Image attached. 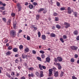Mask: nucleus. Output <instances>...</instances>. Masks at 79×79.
<instances>
[{
  "mask_svg": "<svg viewBox=\"0 0 79 79\" xmlns=\"http://www.w3.org/2000/svg\"><path fill=\"white\" fill-rule=\"evenodd\" d=\"M21 79H26V78H25V77H21Z\"/></svg>",
  "mask_w": 79,
  "mask_h": 79,
  "instance_id": "774afa93",
  "label": "nucleus"
},
{
  "mask_svg": "<svg viewBox=\"0 0 79 79\" xmlns=\"http://www.w3.org/2000/svg\"><path fill=\"white\" fill-rule=\"evenodd\" d=\"M73 13L74 14V16L75 17L77 16V13L76 12H73Z\"/></svg>",
  "mask_w": 79,
  "mask_h": 79,
  "instance_id": "2f4dec72",
  "label": "nucleus"
},
{
  "mask_svg": "<svg viewBox=\"0 0 79 79\" xmlns=\"http://www.w3.org/2000/svg\"><path fill=\"white\" fill-rule=\"evenodd\" d=\"M60 10L61 11H64V10H65V7H61L60 8Z\"/></svg>",
  "mask_w": 79,
  "mask_h": 79,
  "instance_id": "473e14b6",
  "label": "nucleus"
},
{
  "mask_svg": "<svg viewBox=\"0 0 79 79\" xmlns=\"http://www.w3.org/2000/svg\"><path fill=\"white\" fill-rule=\"evenodd\" d=\"M54 76L55 77H57L58 76V71H56L54 73Z\"/></svg>",
  "mask_w": 79,
  "mask_h": 79,
  "instance_id": "423d86ee",
  "label": "nucleus"
},
{
  "mask_svg": "<svg viewBox=\"0 0 79 79\" xmlns=\"http://www.w3.org/2000/svg\"><path fill=\"white\" fill-rule=\"evenodd\" d=\"M34 77V73H31V74H28V77Z\"/></svg>",
  "mask_w": 79,
  "mask_h": 79,
  "instance_id": "a211bd4d",
  "label": "nucleus"
},
{
  "mask_svg": "<svg viewBox=\"0 0 79 79\" xmlns=\"http://www.w3.org/2000/svg\"><path fill=\"white\" fill-rule=\"evenodd\" d=\"M56 5L57 6H60V2H56Z\"/></svg>",
  "mask_w": 79,
  "mask_h": 79,
  "instance_id": "c9c22d12",
  "label": "nucleus"
},
{
  "mask_svg": "<svg viewBox=\"0 0 79 79\" xmlns=\"http://www.w3.org/2000/svg\"><path fill=\"white\" fill-rule=\"evenodd\" d=\"M32 27L34 29L33 31H37V27H34V26H32Z\"/></svg>",
  "mask_w": 79,
  "mask_h": 79,
  "instance_id": "79ce46f5",
  "label": "nucleus"
},
{
  "mask_svg": "<svg viewBox=\"0 0 79 79\" xmlns=\"http://www.w3.org/2000/svg\"><path fill=\"white\" fill-rule=\"evenodd\" d=\"M60 40L61 42H62V43H64V40H63V38H60Z\"/></svg>",
  "mask_w": 79,
  "mask_h": 79,
  "instance_id": "72a5a7b5",
  "label": "nucleus"
},
{
  "mask_svg": "<svg viewBox=\"0 0 79 79\" xmlns=\"http://www.w3.org/2000/svg\"><path fill=\"white\" fill-rule=\"evenodd\" d=\"M11 54V52L8 51L6 53V55H10Z\"/></svg>",
  "mask_w": 79,
  "mask_h": 79,
  "instance_id": "ddd939ff",
  "label": "nucleus"
},
{
  "mask_svg": "<svg viewBox=\"0 0 79 79\" xmlns=\"http://www.w3.org/2000/svg\"><path fill=\"white\" fill-rule=\"evenodd\" d=\"M19 48L20 49H22V48H23V46L22 45H20L19 46Z\"/></svg>",
  "mask_w": 79,
  "mask_h": 79,
  "instance_id": "37998d69",
  "label": "nucleus"
},
{
  "mask_svg": "<svg viewBox=\"0 0 79 79\" xmlns=\"http://www.w3.org/2000/svg\"><path fill=\"white\" fill-rule=\"evenodd\" d=\"M27 40H30L31 39V38H30V37H29V36H28V35H27Z\"/></svg>",
  "mask_w": 79,
  "mask_h": 79,
  "instance_id": "a19ab883",
  "label": "nucleus"
},
{
  "mask_svg": "<svg viewBox=\"0 0 79 79\" xmlns=\"http://www.w3.org/2000/svg\"><path fill=\"white\" fill-rule=\"evenodd\" d=\"M29 3L27 2H25V5L26 6H27V5H28Z\"/></svg>",
  "mask_w": 79,
  "mask_h": 79,
  "instance_id": "bf43d9fd",
  "label": "nucleus"
},
{
  "mask_svg": "<svg viewBox=\"0 0 79 79\" xmlns=\"http://www.w3.org/2000/svg\"><path fill=\"white\" fill-rule=\"evenodd\" d=\"M42 38L43 40H45L46 39V36L45 35H42Z\"/></svg>",
  "mask_w": 79,
  "mask_h": 79,
  "instance_id": "9d476101",
  "label": "nucleus"
},
{
  "mask_svg": "<svg viewBox=\"0 0 79 79\" xmlns=\"http://www.w3.org/2000/svg\"><path fill=\"white\" fill-rule=\"evenodd\" d=\"M25 56V58H26L27 59V58H27V57H29V58H30V56L26 55Z\"/></svg>",
  "mask_w": 79,
  "mask_h": 79,
  "instance_id": "de8ad7c7",
  "label": "nucleus"
},
{
  "mask_svg": "<svg viewBox=\"0 0 79 79\" xmlns=\"http://www.w3.org/2000/svg\"><path fill=\"white\" fill-rule=\"evenodd\" d=\"M50 58L49 57H47L46 58V61L48 63H50Z\"/></svg>",
  "mask_w": 79,
  "mask_h": 79,
  "instance_id": "9b49d317",
  "label": "nucleus"
},
{
  "mask_svg": "<svg viewBox=\"0 0 79 79\" xmlns=\"http://www.w3.org/2000/svg\"><path fill=\"white\" fill-rule=\"evenodd\" d=\"M40 17V15H36V20H39V19Z\"/></svg>",
  "mask_w": 79,
  "mask_h": 79,
  "instance_id": "aec40b11",
  "label": "nucleus"
},
{
  "mask_svg": "<svg viewBox=\"0 0 79 79\" xmlns=\"http://www.w3.org/2000/svg\"><path fill=\"white\" fill-rule=\"evenodd\" d=\"M71 48L72 49V50H77V48H78L74 46H71Z\"/></svg>",
  "mask_w": 79,
  "mask_h": 79,
  "instance_id": "7ed1b4c3",
  "label": "nucleus"
},
{
  "mask_svg": "<svg viewBox=\"0 0 79 79\" xmlns=\"http://www.w3.org/2000/svg\"><path fill=\"white\" fill-rule=\"evenodd\" d=\"M54 60L55 61L57 62V61H58V59H57H57L56 58H55L54 59Z\"/></svg>",
  "mask_w": 79,
  "mask_h": 79,
  "instance_id": "4d7b16f0",
  "label": "nucleus"
},
{
  "mask_svg": "<svg viewBox=\"0 0 79 79\" xmlns=\"http://www.w3.org/2000/svg\"><path fill=\"white\" fill-rule=\"evenodd\" d=\"M15 32V30L10 31V34L12 37H15L16 36V33Z\"/></svg>",
  "mask_w": 79,
  "mask_h": 79,
  "instance_id": "f257e3e1",
  "label": "nucleus"
},
{
  "mask_svg": "<svg viewBox=\"0 0 79 79\" xmlns=\"http://www.w3.org/2000/svg\"><path fill=\"white\" fill-rule=\"evenodd\" d=\"M18 50V48H14L13 49V51L14 52H17Z\"/></svg>",
  "mask_w": 79,
  "mask_h": 79,
  "instance_id": "1a4fd4ad",
  "label": "nucleus"
},
{
  "mask_svg": "<svg viewBox=\"0 0 79 79\" xmlns=\"http://www.w3.org/2000/svg\"><path fill=\"white\" fill-rule=\"evenodd\" d=\"M28 70H30L31 71H33L34 70V68L33 67H30L28 68Z\"/></svg>",
  "mask_w": 79,
  "mask_h": 79,
  "instance_id": "cd10ccee",
  "label": "nucleus"
},
{
  "mask_svg": "<svg viewBox=\"0 0 79 79\" xmlns=\"http://www.w3.org/2000/svg\"><path fill=\"white\" fill-rule=\"evenodd\" d=\"M33 5L35 6H36V5H37L38 4L37 3V2H34L33 3Z\"/></svg>",
  "mask_w": 79,
  "mask_h": 79,
  "instance_id": "58836bf2",
  "label": "nucleus"
},
{
  "mask_svg": "<svg viewBox=\"0 0 79 79\" xmlns=\"http://www.w3.org/2000/svg\"><path fill=\"white\" fill-rule=\"evenodd\" d=\"M11 74L12 76H14L15 74V72H12L11 73Z\"/></svg>",
  "mask_w": 79,
  "mask_h": 79,
  "instance_id": "49530a36",
  "label": "nucleus"
},
{
  "mask_svg": "<svg viewBox=\"0 0 79 79\" xmlns=\"http://www.w3.org/2000/svg\"><path fill=\"white\" fill-rule=\"evenodd\" d=\"M76 39L77 40H79V36H78L77 37Z\"/></svg>",
  "mask_w": 79,
  "mask_h": 79,
  "instance_id": "69168bd1",
  "label": "nucleus"
},
{
  "mask_svg": "<svg viewBox=\"0 0 79 79\" xmlns=\"http://www.w3.org/2000/svg\"><path fill=\"white\" fill-rule=\"evenodd\" d=\"M35 74L37 76H39V75H40V74H39V73L38 72H37Z\"/></svg>",
  "mask_w": 79,
  "mask_h": 79,
  "instance_id": "09e8293b",
  "label": "nucleus"
},
{
  "mask_svg": "<svg viewBox=\"0 0 79 79\" xmlns=\"http://www.w3.org/2000/svg\"><path fill=\"white\" fill-rule=\"evenodd\" d=\"M57 59L58 61H59V62H61L63 60V59L61 57L58 56L57 57Z\"/></svg>",
  "mask_w": 79,
  "mask_h": 79,
  "instance_id": "39448f33",
  "label": "nucleus"
},
{
  "mask_svg": "<svg viewBox=\"0 0 79 79\" xmlns=\"http://www.w3.org/2000/svg\"><path fill=\"white\" fill-rule=\"evenodd\" d=\"M56 28H57L59 29H61V27L58 24L56 25Z\"/></svg>",
  "mask_w": 79,
  "mask_h": 79,
  "instance_id": "6ab92c4d",
  "label": "nucleus"
},
{
  "mask_svg": "<svg viewBox=\"0 0 79 79\" xmlns=\"http://www.w3.org/2000/svg\"><path fill=\"white\" fill-rule=\"evenodd\" d=\"M78 34V31H77V30L73 32V34H74V35H77Z\"/></svg>",
  "mask_w": 79,
  "mask_h": 79,
  "instance_id": "f3484780",
  "label": "nucleus"
},
{
  "mask_svg": "<svg viewBox=\"0 0 79 79\" xmlns=\"http://www.w3.org/2000/svg\"><path fill=\"white\" fill-rule=\"evenodd\" d=\"M11 15L12 16H13V17H14V16H15V14L14 13H12L11 14Z\"/></svg>",
  "mask_w": 79,
  "mask_h": 79,
  "instance_id": "5fc2aeb1",
  "label": "nucleus"
},
{
  "mask_svg": "<svg viewBox=\"0 0 79 79\" xmlns=\"http://www.w3.org/2000/svg\"><path fill=\"white\" fill-rule=\"evenodd\" d=\"M29 51V49L27 48L24 49L25 53H27V52H28Z\"/></svg>",
  "mask_w": 79,
  "mask_h": 79,
  "instance_id": "2eb2a0df",
  "label": "nucleus"
},
{
  "mask_svg": "<svg viewBox=\"0 0 79 79\" xmlns=\"http://www.w3.org/2000/svg\"><path fill=\"white\" fill-rule=\"evenodd\" d=\"M37 59L40 61H42V59H41V58H40V57L38 56L37 57Z\"/></svg>",
  "mask_w": 79,
  "mask_h": 79,
  "instance_id": "a878e982",
  "label": "nucleus"
},
{
  "mask_svg": "<svg viewBox=\"0 0 79 79\" xmlns=\"http://www.w3.org/2000/svg\"><path fill=\"white\" fill-rule=\"evenodd\" d=\"M63 74H64V72H63L61 71V73L60 74V76L61 77L62 76H63Z\"/></svg>",
  "mask_w": 79,
  "mask_h": 79,
  "instance_id": "5701e85b",
  "label": "nucleus"
},
{
  "mask_svg": "<svg viewBox=\"0 0 79 79\" xmlns=\"http://www.w3.org/2000/svg\"><path fill=\"white\" fill-rule=\"evenodd\" d=\"M22 58H23V59H24L25 58V54H24V53L23 54H22Z\"/></svg>",
  "mask_w": 79,
  "mask_h": 79,
  "instance_id": "7c9ffc66",
  "label": "nucleus"
},
{
  "mask_svg": "<svg viewBox=\"0 0 79 79\" xmlns=\"http://www.w3.org/2000/svg\"><path fill=\"white\" fill-rule=\"evenodd\" d=\"M16 23H13V26L14 28L15 29H16Z\"/></svg>",
  "mask_w": 79,
  "mask_h": 79,
  "instance_id": "dca6fc26",
  "label": "nucleus"
},
{
  "mask_svg": "<svg viewBox=\"0 0 79 79\" xmlns=\"http://www.w3.org/2000/svg\"><path fill=\"white\" fill-rule=\"evenodd\" d=\"M52 29H53V30H54L55 29V27L53 26H52Z\"/></svg>",
  "mask_w": 79,
  "mask_h": 79,
  "instance_id": "603ef678",
  "label": "nucleus"
},
{
  "mask_svg": "<svg viewBox=\"0 0 79 79\" xmlns=\"http://www.w3.org/2000/svg\"><path fill=\"white\" fill-rule=\"evenodd\" d=\"M41 57L42 58H45V54H43L41 55Z\"/></svg>",
  "mask_w": 79,
  "mask_h": 79,
  "instance_id": "f704fd0d",
  "label": "nucleus"
},
{
  "mask_svg": "<svg viewBox=\"0 0 79 79\" xmlns=\"http://www.w3.org/2000/svg\"><path fill=\"white\" fill-rule=\"evenodd\" d=\"M78 57V55L77 54H75V58H77Z\"/></svg>",
  "mask_w": 79,
  "mask_h": 79,
  "instance_id": "0e129e2a",
  "label": "nucleus"
},
{
  "mask_svg": "<svg viewBox=\"0 0 79 79\" xmlns=\"http://www.w3.org/2000/svg\"><path fill=\"white\" fill-rule=\"evenodd\" d=\"M71 61L72 63H74V59L73 58H71Z\"/></svg>",
  "mask_w": 79,
  "mask_h": 79,
  "instance_id": "e433bc0d",
  "label": "nucleus"
},
{
  "mask_svg": "<svg viewBox=\"0 0 79 79\" xmlns=\"http://www.w3.org/2000/svg\"><path fill=\"white\" fill-rule=\"evenodd\" d=\"M33 7H34V6L32 4H30L29 6V8L30 9H32V8H33Z\"/></svg>",
  "mask_w": 79,
  "mask_h": 79,
  "instance_id": "412c9836",
  "label": "nucleus"
},
{
  "mask_svg": "<svg viewBox=\"0 0 79 79\" xmlns=\"http://www.w3.org/2000/svg\"><path fill=\"white\" fill-rule=\"evenodd\" d=\"M11 19H9L8 21V23L9 24H10L11 23Z\"/></svg>",
  "mask_w": 79,
  "mask_h": 79,
  "instance_id": "3c124183",
  "label": "nucleus"
},
{
  "mask_svg": "<svg viewBox=\"0 0 79 79\" xmlns=\"http://www.w3.org/2000/svg\"><path fill=\"white\" fill-rule=\"evenodd\" d=\"M32 53H33V54H35L36 53V52L34 50L32 51Z\"/></svg>",
  "mask_w": 79,
  "mask_h": 79,
  "instance_id": "e2e57ef3",
  "label": "nucleus"
},
{
  "mask_svg": "<svg viewBox=\"0 0 79 79\" xmlns=\"http://www.w3.org/2000/svg\"><path fill=\"white\" fill-rule=\"evenodd\" d=\"M39 68L41 70H43L42 69V66L40 64H39Z\"/></svg>",
  "mask_w": 79,
  "mask_h": 79,
  "instance_id": "4be33fe9",
  "label": "nucleus"
},
{
  "mask_svg": "<svg viewBox=\"0 0 79 79\" xmlns=\"http://www.w3.org/2000/svg\"><path fill=\"white\" fill-rule=\"evenodd\" d=\"M38 37H40V36H41V34L40 33V31H39L38 32Z\"/></svg>",
  "mask_w": 79,
  "mask_h": 79,
  "instance_id": "c85d7f7f",
  "label": "nucleus"
},
{
  "mask_svg": "<svg viewBox=\"0 0 79 79\" xmlns=\"http://www.w3.org/2000/svg\"><path fill=\"white\" fill-rule=\"evenodd\" d=\"M72 79H77V77H76L75 76H73L72 77Z\"/></svg>",
  "mask_w": 79,
  "mask_h": 79,
  "instance_id": "a18cd8bd",
  "label": "nucleus"
},
{
  "mask_svg": "<svg viewBox=\"0 0 79 79\" xmlns=\"http://www.w3.org/2000/svg\"><path fill=\"white\" fill-rule=\"evenodd\" d=\"M40 53H42V54H44V53H45V52H44V51L42 50H40Z\"/></svg>",
  "mask_w": 79,
  "mask_h": 79,
  "instance_id": "c03bdc74",
  "label": "nucleus"
},
{
  "mask_svg": "<svg viewBox=\"0 0 79 79\" xmlns=\"http://www.w3.org/2000/svg\"><path fill=\"white\" fill-rule=\"evenodd\" d=\"M50 36L51 37H56V35L54 33H52L51 34Z\"/></svg>",
  "mask_w": 79,
  "mask_h": 79,
  "instance_id": "f8f14e48",
  "label": "nucleus"
},
{
  "mask_svg": "<svg viewBox=\"0 0 79 79\" xmlns=\"http://www.w3.org/2000/svg\"><path fill=\"white\" fill-rule=\"evenodd\" d=\"M15 62L16 63H18L19 62V60L18 59H16L15 60Z\"/></svg>",
  "mask_w": 79,
  "mask_h": 79,
  "instance_id": "8fccbe9b",
  "label": "nucleus"
},
{
  "mask_svg": "<svg viewBox=\"0 0 79 79\" xmlns=\"http://www.w3.org/2000/svg\"><path fill=\"white\" fill-rule=\"evenodd\" d=\"M42 68L44 69H46V67H45V66H44V65L42 66Z\"/></svg>",
  "mask_w": 79,
  "mask_h": 79,
  "instance_id": "13d9d810",
  "label": "nucleus"
},
{
  "mask_svg": "<svg viewBox=\"0 0 79 79\" xmlns=\"http://www.w3.org/2000/svg\"><path fill=\"white\" fill-rule=\"evenodd\" d=\"M55 21H59V18L58 17H55Z\"/></svg>",
  "mask_w": 79,
  "mask_h": 79,
  "instance_id": "bb28decb",
  "label": "nucleus"
},
{
  "mask_svg": "<svg viewBox=\"0 0 79 79\" xmlns=\"http://www.w3.org/2000/svg\"><path fill=\"white\" fill-rule=\"evenodd\" d=\"M64 25L66 26H65V28H66V29H67V28H68L69 27H70V24L67 22H65L64 23Z\"/></svg>",
  "mask_w": 79,
  "mask_h": 79,
  "instance_id": "20e7f679",
  "label": "nucleus"
},
{
  "mask_svg": "<svg viewBox=\"0 0 79 79\" xmlns=\"http://www.w3.org/2000/svg\"><path fill=\"white\" fill-rule=\"evenodd\" d=\"M47 79H53V77H49Z\"/></svg>",
  "mask_w": 79,
  "mask_h": 79,
  "instance_id": "6e6d98bb",
  "label": "nucleus"
},
{
  "mask_svg": "<svg viewBox=\"0 0 79 79\" xmlns=\"http://www.w3.org/2000/svg\"><path fill=\"white\" fill-rule=\"evenodd\" d=\"M18 11H20L21 10V8L20 7H18Z\"/></svg>",
  "mask_w": 79,
  "mask_h": 79,
  "instance_id": "680f3d73",
  "label": "nucleus"
},
{
  "mask_svg": "<svg viewBox=\"0 0 79 79\" xmlns=\"http://www.w3.org/2000/svg\"><path fill=\"white\" fill-rule=\"evenodd\" d=\"M5 12H6V11H3L2 12V15H5Z\"/></svg>",
  "mask_w": 79,
  "mask_h": 79,
  "instance_id": "338daca9",
  "label": "nucleus"
},
{
  "mask_svg": "<svg viewBox=\"0 0 79 79\" xmlns=\"http://www.w3.org/2000/svg\"><path fill=\"white\" fill-rule=\"evenodd\" d=\"M58 64H59V63H57V62H55L54 63V64H55V65H56H56H57V66H58Z\"/></svg>",
  "mask_w": 79,
  "mask_h": 79,
  "instance_id": "ea45409f",
  "label": "nucleus"
},
{
  "mask_svg": "<svg viewBox=\"0 0 79 79\" xmlns=\"http://www.w3.org/2000/svg\"><path fill=\"white\" fill-rule=\"evenodd\" d=\"M53 69H49V77H51V76H52V74H53Z\"/></svg>",
  "mask_w": 79,
  "mask_h": 79,
  "instance_id": "f03ea898",
  "label": "nucleus"
},
{
  "mask_svg": "<svg viewBox=\"0 0 79 79\" xmlns=\"http://www.w3.org/2000/svg\"><path fill=\"white\" fill-rule=\"evenodd\" d=\"M8 42V39H6L5 40L4 43L6 44V43H7Z\"/></svg>",
  "mask_w": 79,
  "mask_h": 79,
  "instance_id": "864d4df0",
  "label": "nucleus"
},
{
  "mask_svg": "<svg viewBox=\"0 0 79 79\" xmlns=\"http://www.w3.org/2000/svg\"><path fill=\"white\" fill-rule=\"evenodd\" d=\"M58 14L56 13H54L53 14V15H54V16H57Z\"/></svg>",
  "mask_w": 79,
  "mask_h": 79,
  "instance_id": "052dcab7",
  "label": "nucleus"
},
{
  "mask_svg": "<svg viewBox=\"0 0 79 79\" xmlns=\"http://www.w3.org/2000/svg\"><path fill=\"white\" fill-rule=\"evenodd\" d=\"M68 12L69 14L71 13V8L70 7H68L67 8Z\"/></svg>",
  "mask_w": 79,
  "mask_h": 79,
  "instance_id": "0eeeda50",
  "label": "nucleus"
},
{
  "mask_svg": "<svg viewBox=\"0 0 79 79\" xmlns=\"http://www.w3.org/2000/svg\"><path fill=\"white\" fill-rule=\"evenodd\" d=\"M2 20L4 21V23H6V19L5 18H2Z\"/></svg>",
  "mask_w": 79,
  "mask_h": 79,
  "instance_id": "c756f323",
  "label": "nucleus"
},
{
  "mask_svg": "<svg viewBox=\"0 0 79 79\" xmlns=\"http://www.w3.org/2000/svg\"><path fill=\"white\" fill-rule=\"evenodd\" d=\"M44 72L43 71H40V77H42L44 76Z\"/></svg>",
  "mask_w": 79,
  "mask_h": 79,
  "instance_id": "4468645a",
  "label": "nucleus"
},
{
  "mask_svg": "<svg viewBox=\"0 0 79 79\" xmlns=\"http://www.w3.org/2000/svg\"><path fill=\"white\" fill-rule=\"evenodd\" d=\"M57 66H58V69H59V70H60V69H61V68H62V67L61 66L60 64L59 63V64H58Z\"/></svg>",
  "mask_w": 79,
  "mask_h": 79,
  "instance_id": "6e6552de",
  "label": "nucleus"
},
{
  "mask_svg": "<svg viewBox=\"0 0 79 79\" xmlns=\"http://www.w3.org/2000/svg\"><path fill=\"white\" fill-rule=\"evenodd\" d=\"M63 37L64 39H67V36H66V35H63Z\"/></svg>",
  "mask_w": 79,
  "mask_h": 79,
  "instance_id": "4c0bfd02",
  "label": "nucleus"
},
{
  "mask_svg": "<svg viewBox=\"0 0 79 79\" xmlns=\"http://www.w3.org/2000/svg\"><path fill=\"white\" fill-rule=\"evenodd\" d=\"M12 49H13V47L11 46H9L8 48V50H12Z\"/></svg>",
  "mask_w": 79,
  "mask_h": 79,
  "instance_id": "393cba45",
  "label": "nucleus"
},
{
  "mask_svg": "<svg viewBox=\"0 0 79 79\" xmlns=\"http://www.w3.org/2000/svg\"><path fill=\"white\" fill-rule=\"evenodd\" d=\"M43 10H44V8H40V10L38 11V12L39 13V12H40V11H43Z\"/></svg>",
  "mask_w": 79,
  "mask_h": 79,
  "instance_id": "b1692460",
  "label": "nucleus"
}]
</instances>
